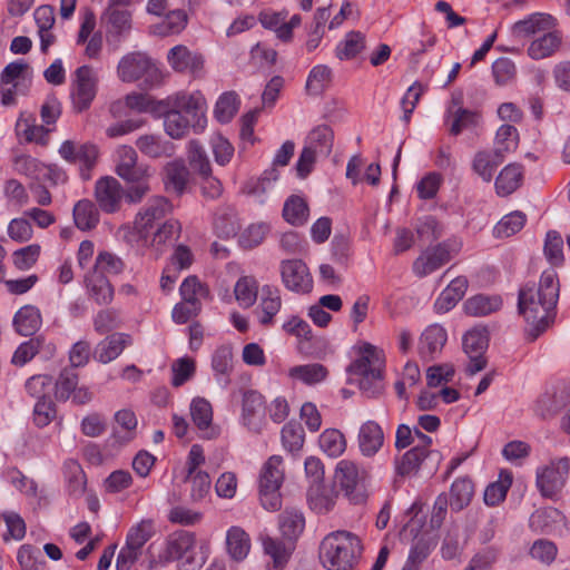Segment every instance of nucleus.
I'll return each mask as SVG.
<instances>
[{
	"mask_svg": "<svg viewBox=\"0 0 570 570\" xmlns=\"http://www.w3.org/2000/svg\"><path fill=\"white\" fill-rule=\"evenodd\" d=\"M525 215L521 212H513L505 215L494 227L497 237L505 238L520 232L525 224Z\"/></svg>",
	"mask_w": 570,
	"mask_h": 570,
	"instance_id": "60",
	"label": "nucleus"
},
{
	"mask_svg": "<svg viewBox=\"0 0 570 570\" xmlns=\"http://www.w3.org/2000/svg\"><path fill=\"white\" fill-rule=\"evenodd\" d=\"M384 443L382 428L374 421L365 422L358 433V446L363 455L373 456Z\"/></svg>",
	"mask_w": 570,
	"mask_h": 570,
	"instance_id": "22",
	"label": "nucleus"
},
{
	"mask_svg": "<svg viewBox=\"0 0 570 570\" xmlns=\"http://www.w3.org/2000/svg\"><path fill=\"white\" fill-rule=\"evenodd\" d=\"M562 520L559 510L548 508L533 512L529 519L530 528L533 531L551 533L557 529V524Z\"/></svg>",
	"mask_w": 570,
	"mask_h": 570,
	"instance_id": "41",
	"label": "nucleus"
},
{
	"mask_svg": "<svg viewBox=\"0 0 570 570\" xmlns=\"http://www.w3.org/2000/svg\"><path fill=\"white\" fill-rule=\"evenodd\" d=\"M434 547L435 542L430 533L416 537L403 570H417L419 566L430 556Z\"/></svg>",
	"mask_w": 570,
	"mask_h": 570,
	"instance_id": "33",
	"label": "nucleus"
},
{
	"mask_svg": "<svg viewBox=\"0 0 570 570\" xmlns=\"http://www.w3.org/2000/svg\"><path fill=\"white\" fill-rule=\"evenodd\" d=\"M489 345L485 330L473 328L463 336V350L466 355L484 354Z\"/></svg>",
	"mask_w": 570,
	"mask_h": 570,
	"instance_id": "62",
	"label": "nucleus"
},
{
	"mask_svg": "<svg viewBox=\"0 0 570 570\" xmlns=\"http://www.w3.org/2000/svg\"><path fill=\"white\" fill-rule=\"evenodd\" d=\"M85 282L90 296L98 304H108L111 302L114 288L105 275L90 272L85 277Z\"/></svg>",
	"mask_w": 570,
	"mask_h": 570,
	"instance_id": "34",
	"label": "nucleus"
},
{
	"mask_svg": "<svg viewBox=\"0 0 570 570\" xmlns=\"http://www.w3.org/2000/svg\"><path fill=\"white\" fill-rule=\"evenodd\" d=\"M131 344V337L125 333H114L102 340L96 347L94 357L102 364L116 360Z\"/></svg>",
	"mask_w": 570,
	"mask_h": 570,
	"instance_id": "19",
	"label": "nucleus"
},
{
	"mask_svg": "<svg viewBox=\"0 0 570 570\" xmlns=\"http://www.w3.org/2000/svg\"><path fill=\"white\" fill-rule=\"evenodd\" d=\"M474 493V487L471 480L466 478L458 479L451 487L450 507L453 511H461L468 507Z\"/></svg>",
	"mask_w": 570,
	"mask_h": 570,
	"instance_id": "46",
	"label": "nucleus"
},
{
	"mask_svg": "<svg viewBox=\"0 0 570 570\" xmlns=\"http://www.w3.org/2000/svg\"><path fill=\"white\" fill-rule=\"evenodd\" d=\"M115 171L127 181H140L148 176V167L138 163V155L131 146H120L115 153Z\"/></svg>",
	"mask_w": 570,
	"mask_h": 570,
	"instance_id": "14",
	"label": "nucleus"
},
{
	"mask_svg": "<svg viewBox=\"0 0 570 570\" xmlns=\"http://www.w3.org/2000/svg\"><path fill=\"white\" fill-rule=\"evenodd\" d=\"M468 284V279L463 276L454 278L435 301L434 307L436 312L445 313L453 308L464 296Z\"/></svg>",
	"mask_w": 570,
	"mask_h": 570,
	"instance_id": "23",
	"label": "nucleus"
},
{
	"mask_svg": "<svg viewBox=\"0 0 570 570\" xmlns=\"http://www.w3.org/2000/svg\"><path fill=\"white\" fill-rule=\"evenodd\" d=\"M233 366L232 347L226 345L219 346L213 354L212 367L217 383L223 387H226L230 382L229 375L233 371Z\"/></svg>",
	"mask_w": 570,
	"mask_h": 570,
	"instance_id": "27",
	"label": "nucleus"
},
{
	"mask_svg": "<svg viewBox=\"0 0 570 570\" xmlns=\"http://www.w3.org/2000/svg\"><path fill=\"white\" fill-rule=\"evenodd\" d=\"M559 292L560 283L553 268L542 272L538 286L527 284L519 289L518 309L532 326L533 340L553 322Z\"/></svg>",
	"mask_w": 570,
	"mask_h": 570,
	"instance_id": "1",
	"label": "nucleus"
},
{
	"mask_svg": "<svg viewBox=\"0 0 570 570\" xmlns=\"http://www.w3.org/2000/svg\"><path fill=\"white\" fill-rule=\"evenodd\" d=\"M167 59L170 67L181 73L198 76L204 67L202 55L190 51L183 45L173 47L168 51Z\"/></svg>",
	"mask_w": 570,
	"mask_h": 570,
	"instance_id": "17",
	"label": "nucleus"
},
{
	"mask_svg": "<svg viewBox=\"0 0 570 570\" xmlns=\"http://www.w3.org/2000/svg\"><path fill=\"white\" fill-rule=\"evenodd\" d=\"M289 376L304 384L312 385L324 381L328 374L327 368L318 363L297 365L289 368Z\"/></svg>",
	"mask_w": 570,
	"mask_h": 570,
	"instance_id": "47",
	"label": "nucleus"
},
{
	"mask_svg": "<svg viewBox=\"0 0 570 570\" xmlns=\"http://www.w3.org/2000/svg\"><path fill=\"white\" fill-rule=\"evenodd\" d=\"M153 62L144 52H130L124 56L117 67V73L121 81L134 82L148 73Z\"/></svg>",
	"mask_w": 570,
	"mask_h": 570,
	"instance_id": "16",
	"label": "nucleus"
},
{
	"mask_svg": "<svg viewBox=\"0 0 570 570\" xmlns=\"http://www.w3.org/2000/svg\"><path fill=\"white\" fill-rule=\"evenodd\" d=\"M214 229L222 238L235 236L238 232V223L234 208L229 206L219 207L214 217Z\"/></svg>",
	"mask_w": 570,
	"mask_h": 570,
	"instance_id": "40",
	"label": "nucleus"
},
{
	"mask_svg": "<svg viewBox=\"0 0 570 570\" xmlns=\"http://www.w3.org/2000/svg\"><path fill=\"white\" fill-rule=\"evenodd\" d=\"M460 246V243L456 240H446L433 248L426 249L414 261V273L423 277L439 269L459 252Z\"/></svg>",
	"mask_w": 570,
	"mask_h": 570,
	"instance_id": "9",
	"label": "nucleus"
},
{
	"mask_svg": "<svg viewBox=\"0 0 570 570\" xmlns=\"http://www.w3.org/2000/svg\"><path fill=\"white\" fill-rule=\"evenodd\" d=\"M170 109L164 114V128L173 139L184 138L190 128L203 130L206 126L204 99L200 95L179 94L173 100Z\"/></svg>",
	"mask_w": 570,
	"mask_h": 570,
	"instance_id": "2",
	"label": "nucleus"
},
{
	"mask_svg": "<svg viewBox=\"0 0 570 570\" xmlns=\"http://www.w3.org/2000/svg\"><path fill=\"white\" fill-rule=\"evenodd\" d=\"M79 375L76 368L65 367L56 383H55V396L58 401L66 402L71 397L72 392L78 386Z\"/></svg>",
	"mask_w": 570,
	"mask_h": 570,
	"instance_id": "52",
	"label": "nucleus"
},
{
	"mask_svg": "<svg viewBox=\"0 0 570 570\" xmlns=\"http://www.w3.org/2000/svg\"><path fill=\"white\" fill-rule=\"evenodd\" d=\"M544 256L547 261L553 266H561L564 259L563 256V239L556 230H549L546 236Z\"/></svg>",
	"mask_w": 570,
	"mask_h": 570,
	"instance_id": "58",
	"label": "nucleus"
},
{
	"mask_svg": "<svg viewBox=\"0 0 570 570\" xmlns=\"http://www.w3.org/2000/svg\"><path fill=\"white\" fill-rule=\"evenodd\" d=\"M97 76L89 66H81L75 71L71 100L77 112L87 110L97 94Z\"/></svg>",
	"mask_w": 570,
	"mask_h": 570,
	"instance_id": "11",
	"label": "nucleus"
},
{
	"mask_svg": "<svg viewBox=\"0 0 570 570\" xmlns=\"http://www.w3.org/2000/svg\"><path fill=\"white\" fill-rule=\"evenodd\" d=\"M523 178V167L519 164L507 165L495 179V189L498 195L508 196L515 191Z\"/></svg>",
	"mask_w": 570,
	"mask_h": 570,
	"instance_id": "29",
	"label": "nucleus"
},
{
	"mask_svg": "<svg viewBox=\"0 0 570 570\" xmlns=\"http://www.w3.org/2000/svg\"><path fill=\"white\" fill-rule=\"evenodd\" d=\"M265 405L262 394L256 391H246L243 394L242 419L245 426L258 433L262 428Z\"/></svg>",
	"mask_w": 570,
	"mask_h": 570,
	"instance_id": "18",
	"label": "nucleus"
},
{
	"mask_svg": "<svg viewBox=\"0 0 570 570\" xmlns=\"http://www.w3.org/2000/svg\"><path fill=\"white\" fill-rule=\"evenodd\" d=\"M383 352L371 343L360 347L358 357L350 364L347 371L358 376V386L367 396H376L383 390Z\"/></svg>",
	"mask_w": 570,
	"mask_h": 570,
	"instance_id": "4",
	"label": "nucleus"
},
{
	"mask_svg": "<svg viewBox=\"0 0 570 570\" xmlns=\"http://www.w3.org/2000/svg\"><path fill=\"white\" fill-rule=\"evenodd\" d=\"M124 190L119 181L114 177H102L95 186V198L105 213H115L120 206Z\"/></svg>",
	"mask_w": 570,
	"mask_h": 570,
	"instance_id": "15",
	"label": "nucleus"
},
{
	"mask_svg": "<svg viewBox=\"0 0 570 570\" xmlns=\"http://www.w3.org/2000/svg\"><path fill=\"white\" fill-rule=\"evenodd\" d=\"M366 470L351 460H341L335 468V482L344 495L354 504L366 499Z\"/></svg>",
	"mask_w": 570,
	"mask_h": 570,
	"instance_id": "7",
	"label": "nucleus"
},
{
	"mask_svg": "<svg viewBox=\"0 0 570 570\" xmlns=\"http://www.w3.org/2000/svg\"><path fill=\"white\" fill-rule=\"evenodd\" d=\"M187 23V12L183 9H175L169 11L160 22L151 26V32L160 37L179 35Z\"/></svg>",
	"mask_w": 570,
	"mask_h": 570,
	"instance_id": "28",
	"label": "nucleus"
},
{
	"mask_svg": "<svg viewBox=\"0 0 570 570\" xmlns=\"http://www.w3.org/2000/svg\"><path fill=\"white\" fill-rule=\"evenodd\" d=\"M75 225L81 230H90L99 223V212L89 199H81L72 210Z\"/></svg>",
	"mask_w": 570,
	"mask_h": 570,
	"instance_id": "37",
	"label": "nucleus"
},
{
	"mask_svg": "<svg viewBox=\"0 0 570 570\" xmlns=\"http://www.w3.org/2000/svg\"><path fill=\"white\" fill-rule=\"evenodd\" d=\"M282 307V298L279 289L269 285H265L262 288V297L259 308L262 315L259 322L264 326H268L273 323L274 316L279 312Z\"/></svg>",
	"mask_w": 570,
	"mask_h": 570,
	"instance_id": "30",
	"label": "nucleus"
},
{
	"mask_svg": "<svg viewBox=\"0 0 570 570\" xmlns=\"http://www.w3.org/2000/svg\"><path fill=\"white\" fill-rule=\"evenodd\" d=\"M154 534V524L151 520H141L131 527L127 533L126 544L121 548L117 561V570H129L141 554L145 543Z\"/></svg>",
	"mask_w": 570,
	"mask_h": 570,
	"instance_id": "8",
	"label": "nucleus"
},
{
	"mask_svg": "<svg viewBox=\"0 0 570 570\" xmlns=\"http://www.w3.org/2000/svg\"><path fill=\"white\" fill-rule=\"evenodd\" d=\"M553 26L550 14L533 13L513 24L512 32L517 38H527L540 31H548Z\"/></svg>",
	"mask_w": 570,
	"mask_h": 570,
	"instance_id": "26",
	"label": "nucleus"
},
{
	"mask_svg": "<svg viewBox=\"0 0 570 570\" xmlns=\"http://www.w3.org/2000/svg\"><path fill=\"white\" fill-rule=\"evenodd\" d=\"M187 159L190 169L199 176L212 173V166L205 148L197 140L188 144Z\"/></svg>",
	"mask_w": 570,
	"mask_h": 570,
	"instance_id": "50",
	"label": "nucleus"
},
{
	"mask_svg": "<svg viewBox=\"0 0 570 570\" xmlns=\"http://www.w3.org/2000/svg\"><path fill=\"white\" fill-rule=\"evenodd\" d=\"M283 217L294 226H302L308 218V206L299 196H291L284 204Z\"/></svg>",
	"mask_w": 570,
	"mask_h": 570,
	"instance_id": "48",
	"label": "nucleus"
},
{
	"mask_svg": "<svg viewBox=\"0 0 570 570\" xmlns=\"http://www.w3.org/2000/svg\"><path fill=\"white\" fill-rule=\"evenodd\" d=\"M428 455L429 451L421 448L410 449L395 460L396 473L402 476L415 474Z\"/></svg>",
	"mask_w": 570,
	"mask_h": 570,
	"instance_id": "42",
	"label": "nucleus"
},
{
	"mask_svg": "<svg viewBox=\"0 0 570 570\" xmlns=\"http://www.w3.org/2000/svg\"><path fill=\"white\" fill-rule=\"evenodd\" d=\"M570 472V460L562 458L551 462L537 473V487L541 494L551 498L557 494L564 484Z\"/></svg>",
	"mask_w": 570,
	"mask_h": 570,
	"instance_id": "12",
	"label": "nucleus"
},
{
	"mask_svg": "<svg viewBox=\"0 0 570 570\" xmlns=\"http://www.w3.org/2000/svg\"><path fill=\"white\" fill-rule=\"evenodd\" d=\"M173 210L170 202L163 196L151 197L137 213L134 220V229L141 238H147L154 225L164 219Z\"/></svg>",
	"mask_w": 570,
	"mask_h": 570,
	"instance_id": "10",
	"label": "nucleus"
},
{
	"mask_svg": "<svg viewBox=\"0 0 570 570\" xmlns=\"http://www.w3.org/2000/svg\"><path fill=\"white\" fill-rule=\"evenodd\" d=\"M181 232V226L176 219L166 220L153 235L151 245L160 250V246L176 240Z\"/></svg>",
	"mask_w": 570,
	"mask_h": 570,
	"instance_id": "64",
	"label": "nucleus"
},
{
	"mask_svg": "<svg viewBox=\"0 0 570 570\" xmlns=\"http://www.w3.org/2000/svg\"><path fill=\"white\" fill-rule=\"evenodd\" d=\"M67 492L70 497L80 498L86 490V474L78 461L69 459L63 464Z\"/></svg>",
	"mask_w": 570,
	"mask_h": 570,
	"instance_id": "31",
	"label": "nucleus"
},
{
	"mask_svg": "<svg viewBox=\"0 0 570 570\" xmlns=\"http://www.w3.org/2000/svg\"><path fill=\"white\" fill-rule=\"evenodd\" d=\"M125 268V264L120 257L110 252H100L96 257L95 265L92 267L94 273L102 274L106 277L108 275H118Z\"/></svg>",
	"mask_w": 570,
	"mask_h": 570,
	"instance_id": "56",
	"label": "nucleus"
},
{
	"mask_svg": "<svg viewBox=\"0 0 570 570\" xmlns=\"http://www.w3.org/2000/svg\"><path fill=\"white\" fill-rule=\"evenodd\" d=\"M307 148H313L321 156L327 157L332 153L334 132L327 125H320L313 128L307 136Z\"/></svg>",
	"mask_w": 570,
	"mask_h": 570,
	"instance_id": "35",
	"label": "nucleus"
},
{
	"mask_svg": "<svg viewBox=\"0 0 570 570\" xmlns=\"http://www.w3.org/2000/svg\"><path fill=\"white\" fill-rule=\"evenodd\" d=\"M501 480L490 483L484 491V502L494 507L505 499L507 492L512 483V476L509 472L501 473Z\"/></svg>",
	"mask_w": 570,
	"mask_h": 570,
	"instance_id": "59",
	"label": "nucleus"
},
{
	"mask_svg": "<svg viewBox=\"0 0 570 570\" xmlns=\"http://www.w3.org/2000/svg\"><path fill=\"white\" fill-rule=\"evenodd\" d=\"M161 558L165 561H179L178 570H199L205 563L203 553L197 552L195 534L187 531L171 534Z\"/></svg>",
	"mask_w": 570,
	"mask_h": 570,
	"instance_id": "5",
	"label": "nucleus"
},
{
	"mask_svg": "<svg viewBox=\"0 0 570 570\" xmlns=\"http://www.w3.org/2000/svg\"><path fill=\"white\" fill-rule=\"evenodd\" d=\"M560 43L561 37L558 32H547L530 43L528 55L535 60L547 58L559 48Z\"/></svg>",
	"mask_w": 570,
	"mask_h": 570,
	"instance_id": "44",
	"label": "nucleus"
},
{
	"mask_svg": "<svg viewBox=\"0 0 570 570\" xmlns=\"http://www.w3.org/2000/svg\"><path fill=\"white\" fill-rule=\"evenodd\" d=\"M320 446L328 456L337 458L345 451L346 441L342 432L328 429L321 434Z\"/></svg>",
	"mask_w": 570,
	"mask_h": 570,
	"instance_id": "55",
	"label": "nucleus"
},
{
	"mask_svg": "<svg viewBox=\"0 0 570 570\" xmlns=\"http://www.w3.org/2000/svg\"><path fill=\"white\" fill-rule=\"evenodd\" d=\"M257 282L250 276L240 277L234 288L236 301L245 308L254 305L257 298Z\"/></svg>",
	"mask_w": 570,
	"mask_h": 570,
	"instance_id": "54",
	"label": "nucleus"
},
{
	"mask_svg": "<svg viewBox=\"0 0 570 570\" xmlns=\"http://www.w3.org/2000/svg\"><path fill=\"white\" fill-rule=\"evenodd\" d=\"M190 415L198 430L205 432L206 438H210L212 433L208 430L213 421L212 404L203 397L194 399L190 404Z\"/></svg>",
	"mask_w": 570,
	"mask_h": 570,
	"instance_id": "43",
	"label": "nucleus"
},
{
	"mask_svg": "<svg viewBox=\"0 0 570 570\" xmlns=\"http://www.w3.org/2000/svg\"><path fill=\"white\" fill-rule=\"evenodd\" d=\"M563 406V401L554 390L546 391L535 402V413L542 419L556 415Z\"/></svg>",
	"mask_w": 570,
	"mask_h": 570,
	"instance_id": "61",
	"label": "nucleus"
},
{
	"mask_svg": "<svg viewBox=\"0 0 570 570\" xmlns=\"http://www.w3.org/2000/svg\"><path fill=\"white\" fill-rule=\"evenodd\" d=\"M446 340V331L441 325H430L420 337L419 352L422 357L432 360L442 351Z\"/></svg>",
	"mask_w": 570,
	"mask_h": 570,
	"instance_id": "20",
	"label": "nucleus"
},
{
	"mask_svg": "<svg viewBox=\"0 0 570 570\" xmlns=\"http://www.w3.org/2000/svg\"><path fill=\"white\" fill-rule=\"evenodd\" d=\"M41 322L40 311L31 305L21 307L13 318L17 332L23 336L35 334L39 330Z\"/></svg>",
	"mask_w": 570,
	"mask_h": 570,
	"instance_id": "32",
	"label": "nucleus"
},
{
	"mask_svg": "<svg viewBox=\"0 0 570 570\" xmlns=\"http://www.w3.org/2000/svg\"><path fill=\"white\" fill-rule=\"evenodd\" d=\"M17 559L24 570H42L46 564L40 549L31 544L21 546Z\"/></svg>",
	"mask_w": 570,
	"mask_h": 570,
	"instance_id": "63",
	"label": "nucleus"
},
{
	"mask_svg": "<svg viewBox=\"0 0 570 570\" xmlns=\"http://www.w3.org/2000/svg\"><path fill=\"white\" fill-rule=\"evenodd\" d=\"M283 459L271 456L263 465L259 474V500L264 509L277 511L282 507L281 485L284 481Z\"/></svg>",
	"mask_w": 570,
	"mask_h": 570,
	"instance_id": "6",
	"label": "nucleus"
},
{
	"mask_svg": "<svg viewBox=\"0 0 570 570\" xmlns=\"http://www.w3.org/2000/svg\"><path fill=\"white\" fill-rule=\"evenodd\" d=\"M502 301L498 296L475 295L464 302V311L470 316H487L501 308Z\"/></svg>",
	"mask_w": 570,
	"mask_h": 570,
	"instance_id": "39",
	"label": "nucleus"
},
{
	"mask_svg": "<svg viewBox=\"0 0 570 570\" xmlns=\"http://www.w3.org/2000/svg\"><path fill=\"white\" fill-rule=\"evenodd\" d=\"M101 21L108 35L121 38L131 29V12L128 9H105Z\"/></svg>",
	"mask_w": 570,
	"mask_h": 570,
	"instance_id": "24",
	"label": "nucleus"
},
{
	"mask_svg": "<svg viewBox=\"0 0 570 570\" xmlns=\"http://www.w3.org/2000/svg\"><path fill=\"white\" fill-rule=\"evenodd\" d=\"M519 144V134L515 127L502 125L495 135L494 149L498 155L505 158V155L515 150Z\"/></svg>",
	"mask_w": 570,
	"mask_h": 570,
	"instance_id": "53",
	"label": "nucleus"
},
{
	"mask_svg": "<svg viewBox=\"0 0 570 570\" xmlns=\"http://www.w3.org/2000/svg\"><path fill=\"white\" fill-rule=\"evenodd\" d=\"M503 160L504 158L495 150H480L474 155L472 169L484 181L490 183Z\"/></svg>",
	"mask_w": 570,
	"mask_h": 570,
	"instance_id": "25",
	"label": "nucleus"
},
{
	"mask_svg": "<svg viewBox=\"0 0 570 570\" xmlns=\"http://www.w3.org/2000/svg\"><path fill=\"white\" fill-rule=\"evenodd\" d=\"M165 187L168 191L181 195L186 188L189 171L181 163L174 161L166 166Z\"/></svg>",
	"mask_w": 570,
	"mask_h": 570,
	"instance_id": "45",
	"label": "nucleus"
},
{
	"mask_svg": "<svg viewBox=\"0 0 570 570\" xmlns=\"http://www.w3.org/2000/svg\"><path fill=\"white\" fill-rule=\"evenodd\" d=\"M263 547L266 554L273 559V567L267 570H283L291 557V550L286 544L273 538H265Z\"/></svg>",
	"mask_w": 570,
	"mask_h": 570,
	"instance_id": "51",
	"label": "nucleus"
},
{
	"mask_svg": "<svg viewBox=\"0 0 570 570\" xmlns=\"http://www.w3.org/2000/svg\"><path fill=\"white\" fill-rule=\"evenodd\" d=\"M362 551V541L356 534L346 530H337L323 538L318 558L326 570H353Z\"/></svg>",
	"mask_w": 570,
	"mask_h": 570,
	"instance_id": "3",
	"label": "nucleus"
},
{
	"mask_svg": "<svg viewBox=\"0 0 570 570\" xmlns=\"http://www.w3.org/2000/svg\"><path fill=\"white\" fill-rule=\"evenodd\" d=\"M281 276L284 286L292 292L306 294L313 288V278L302 259H287L281 263Z\"/></svg>",
	"mask_w": 570,
	"mask_h": 570,
	"instance_id": "13",
	"label": "nucleus"
},
{
	"mask_svg": "<svg viewBox=\"0 0 570 570\" xmlns=\"http://www.w3.org/2000/svg\"><path fill=\"white\" fill-rule=\"evenodd\" d=\"M448 112L453 116L450 132L454 136L459 135L463 129L476 126L481 120V115L478 111L462 107H459L456 110L449 108Z\"/></svg>",
	"mask_w": 570,
	"mask_h": 570,
	"instance_id": "57",
	"label": "nucleus"
},
{
	"mask_svg": "<svg viewBox=\"0 0 570 570\" xmlns=\"http://www.w3.org/2000/svg\"><path fill=\"white\" fill-rule=\"evenodd\" d=\"M337 492L330 485L311 484L307 491V502L309 508L318 513H328L335 505Z\"/></svg>",
	"mask_w": 570,
	"mask_h": 570,
	"instance_id": "21",
	"label": "nucleus"
},
{
	"mask_svg": "<svg viewBox=\"0 0 570 570\" xmlns=\"http://www.w3.org/2000/svg\"><path fill=\"white\" fill-rule=\"evenodd\" d=\"M226 543L228 553L236 561L244 560L250 549V539L239 527H232L227 531Z\"/></svg>",
	"mask_w": 570,
	"mask_h": 570,
	"instance_id": "38",
	"label": "nucleus"
},
{
	"mask_svg": "<svg viewBox=\"0 0 570 570\" xmlns=\"http://www.w3.org/2000/svg\"><path fill=\"white\" fill-rule=\"evenodd\" d=\"M117 425L114 429L112 438L119 444H126L135 438L137 419L132 411L120 410L115 414Z\"/></svg>",
	"mask_w": 570,
	"mask_h": 570,
	"instance_id": "36",
	"label": "nucleus"
},
{
	"mask_svg": "<svg viewBox=\"0 0 570 570\" xmlns=\"http://www.w3.org/2000/svg\"><path fill=\"white\" fill-rule=\"evenodd\" d=\"M365 48V37L360 31H351L345 36L335 50L340 60H350L355 58Z\"/></svg>",
	"mask_w": 570,
	"mask_h": 570,
	"instance_id": "49",
	"label": "nucleus"
}]
</instances>
